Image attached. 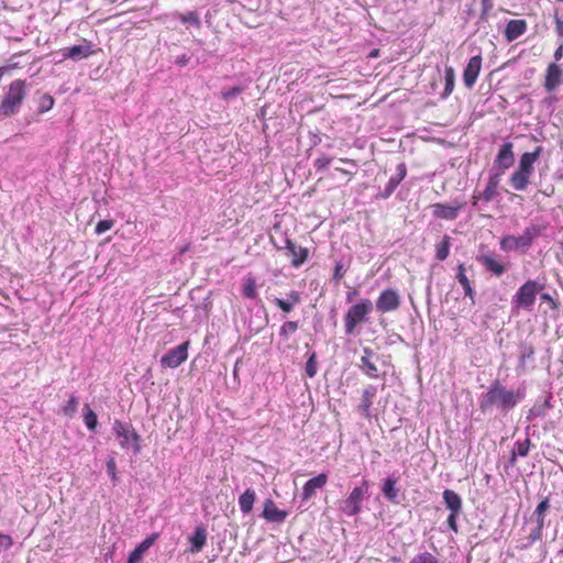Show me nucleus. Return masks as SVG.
<instances>
[{
    "instance_id": "obj_3",
    "label": "nucleus",
    "mask_w": 563,
    "mask_h": 563,
    "mask_svg": "<svg viewBox=\"0 0 563 563\" xmlns=\"http://www.w3.org/2000/svg\"><path fill=\"white\" fill-rule=\"evenodd\" d=\"M542 147L538 146L533 152H526L520 156L518 168L509 178L510 186L518 191H523L530 184V177L534 170V163L539 159Z\"/></svg>"
},
{
    "instance_id": "obj_52",
    "label": "nucleus",
    "mask_w": 563,
    "mask_h": 563,
    "mask_svg": "<svg viewBox=\"0 0 563 563\" xmlns=\"http://www.w3.org/2000/svg\"><path fill=\"white\" fill-rule=\"evenodd\" d=\"M344 276L343 265L341 263H336L334 268L333 278L335 280H340Z\"/></svg>"
},
{
    "instance_id": "obj_5",
    "label": "nucleus",
    "mask_w": 563,
    "mask_h": 563,
    "mask_svg": "<svg viewBox=\"0 0 563 563\" xmlns=\"http://www.w3.org/2000/svg\"><path fill=\"white\" fill-rule=\"evenodd\" d=\"M373 310V303L369 299H362L351 306L344 316V327L346 334H353L357 324L367 321V316Z\"/></svg>"
},
{
    "instance_id": "obj_29",
    "label": "nucleus",
    "mask_w": 563,
    "mask_h": 563,
    "mask_svg": "<svg viewBox=\"0 0 563 563\" xmlns=\"http://www.w3.org/2000/svg\"><path fill=\"white\" fill-rule=\"evenodd\" d=\"M242 295L245 298L249 299H256L257 298V290H256V278L249 274L243 278L242 283Z\"/></svg>"
},
{
    "instance_id": "obj_36",
    "label": "nucleus",
    "mask_w": 563,
    "mask_h": 563,
    "mask_svg": "<svg viewBox=\"0 0 563 563\" xmlns=\"http://www.w3.org/2000/svg\"><path fill=\"white\" fill-rule=\"evenodd\" d=\"M84 422L86 427L95 431L98 424V418L95 411H92L88 405L85 406Z\"/></svg>"
},
{
    "instance_id": "obj_8",
    "label": "nucleus",
    "mask_w": 563,
    "mask_h": 563,
    "mask_svg": "<svg viewBox=\"0 0 563 563\" xmlns=\"http://www.w3.org/2000/svg\"><path fill=\"white\" fill-rule=\"evenodd\" d=\"M368 490V484L366 481L361 486L355 487L344 500L342 511L347 516H355L361 511V504Z\"/></svg>"
},
{
    "instance_id": "obj_48",
    "label": "nucleus",
    "mask_w": 563,
    "mask_h": 563,
    "mask_svg": "<svg viewBox=\"0 0 563 563\" xmlns=\"http://www.w3.org/2000/svg\"><path fill=\"white\" fill-rule=\"evenodd\" d=\"M241 91H242L241 87H233V88L223 90L222 91V98L225 99V100L232 99L235 96H238L239 93H241Z\"/></svg>"
},
{
    "instance_id": "obj_49",
    "label": "nucleus",
    "mask_w": 563,
    "mask_h": 563,
    "mask_svg": "<svg viewBox=\"0 0 563 563\" xmlns=\"http://www.w3.org/2000/svg\"><path fill=\"white\" fill-rule=\"evenodd\" d=\"M549 500L543 499L539 505L537 506L534 510V516H544L545 511L549 509Z\"/></svg>"
},
{
    "instance_id": "obj_33",
    "label": "nucleus",
    "mask_w": 563,
    "mask_h": 563,
    "mask_svg": "<svg viewBox=\"0 0 563 563\" xmlns=\"http://www.w3.org/2000/svg\"><path fill=\"white\" fill-rule=\"evenodd\" d=\"M444 79H445V88H444L442 97L446 98L452 93V91L454 89L455 73H454L453 67H451V66L445 67Z\"/></svg>"
},
{
    "instance_id": "obj_59",
    "label": "nucleus",
    "mask_w": 563,
    "mask_h": 563,
    "mask_svg": "<svg viewBox=\"0 0 563 563\" xmlns=\"http://www.w3.org/2000/svg\"><path fill=\"white\" fill-rule=\"evenodd\" d=\"M357 295L356 290L349 291L346 294V301L352 302L354 300V297Z\"/></svg>"
},
{
    "instance_id": "obj_23",
    "label": "nucleus",
    "mask_w": 563,
    "mask_h": 563,
    "mask_svg": "<svg viewBox=\"0 0 563 563\" xmlns=\"http://www.w3.org/2000/svg\"><path fill=\"white\" fill-rule=\"evenodd\" d=\"M527 31V22L525 20H510L505 30V37L508 42H512L520 37Z\"/></svg>"
},
{
    "instance_id": "obj_41",
    "label": "nucleus",
    "mask_w": 563,
    "mask_h": 563,
    "mask_svg": "<svg viewBox=\"0 0 563 563\" xmlns=\"http://www.w3.org/2000/svg\"><path fill=\"white\" fill-rule=\"evenodd\" d=\"M107 472H108L109 476L111 477L112 482L117 483L119 478H118V474H117V463L113 457H110L107 461Z\"/></svg>"
},
{
    "instance_id": "obj_60",
    "label": "nucleus",
    "mask_w": 563,
    "mask_h": 563,
    "mask_svg": "<svg viewBox=\"0 0 563 563\" xmlns=\"http://www.w3.org/2000/svg\"><path fill=\"white\" fill-rule=\"evenodd\" d=\"M7 74V68H4L3 66L0 67V80L2 79V77Z\"/></svg>"
},
{
    "instance_id": "obj_22",
    "label": "nucleus",
    "mask_w": 563,
    "mask_h": 563,
    "mask_svg": "<svg viewBox=\"0 0 563 563\" xmlns=\"http://www.w3.org/2000/svg\"><path fill=\"white\" fill-rule=\"evenodd\" d=\"M477 261L490 273L500 276L506 272V267L493 254L486 253L478 256Z\"/></svg>"
},
{
    "instance_id": "obj_34",
    "label": "nucleus",
    "mask_w": 563,
    "mask_h": 563,
    "mask_svg": "<svg viewBox=\"0 0 563 563\" xmlns=\"http://www.w3.org/2000/svg\"><path fill=\"white\" fill-rule=\"evenodd\" d=\"M530 450V440L525 439L523 441H517L515 449L512 450L511 462H515L517 456L525 457L528 455Z\"/></svg>"
},
{
    "instance_id": "obj_12",
    "label": "nucleus",
    "mask_w": 563,
    "mask_h": 563,
    "mask_svg": "<svg viewBox=\"0 0 563 563\" xmlns=\"http://www.w3.org/2000/svg\"><path fill=\"white\" fill-rule=\"evenodd\" d=\"M500 173L490 174L483 192L473 196V205L476 206L479 200H484L485 202H490L498 195V186L500 183Z\"/></svg>"
},
{
    "instance_id": "obj_17",
    "label": "nucleus",
    "mask_w": 563,
    "mask_h": 563,
    "mask_svg": "<svg viewBox=\"0 0 563 563\" xmlns=\"http://www.w3.org/2000/svg\"><path fill=\"white\" fill-rule=\"evenodd\" d=\"M158 533L154 532L145 538L129 555L128 563H142L144 554L157 540Z\"/></svg>"
},
{
    "instance_id": "obj_32",
    "label": "nucleus",
    "mask_w": 563,
    "mask_h": 563,
    "mask_svg": "<svg viewBox=\"0 0 563 563\" xmlns=\"http://www.w3.org/2000/svg\"><path fill=\"white\" fill-rule=\"evenodd\" d=\"M396 483H397V478L388 477L384 482V485L382 488L384 496L390 501H395V499L398 496V490L396 489Z\"/></svg>"
},
{
    "instance_id": "obj_15",
    "label": "nucleus",
    "mask_w": 563,
    "mask_h": 563,
    "mask_svg": "<svg viewBox=\"0 0 563 563\" xmlns=\"http://www.w3.org/2000/svg\"><path fill=\"white\" fill-rule=\"evenodd\" d=\"M60 54L65 59L80 60L90 56L92 48L90 43L85 42L84 44L62 48Z\"/></svg>"
},
{
    "instance_id": "obj_1",
    "label": "nucleus",
    "mask_w": 563,
    "mask_h": 563,
    "mask_svg": "<svg viewBox=\"0 0 563 563\" xmlns=\"http://www.w3.org/2000/svg\"><path fill=\"white\" fill-rule=\"evenodd\" d=\"M525 393L520 389L509 390L498 380H495L483 394L481 398V408L483 410L496 407L503 411H509L516 407V405L522 400Z\"/></svg>"
},
{
    "instance_id": "obj_40",
    "label": "nucleus",
    "mask_w": 563,
    "mask_h": 563,
    "mask_svg": "<svg viewBox=\"0 0 563 563\" xmlns=\"http://www.w3.org/2000/svg\"><path fill=\"white\" fill-rule=\"evenodd\" d=\"M298 329V323L295 321H287L285 322L279 331V334L284 338H288L289 334L296 332Z\"/></svg>"
},
{
    "instance_id": "obj_47",
    "label": "nucleus",
    "mask_w": 563,
    "mask_h": 563,
    "mask_svg": "<svg viewBox=\"0 0 563 563\" xmlns=\"http://www.w3.org/2000/svg\"><path fill=\"white\" fill-rule=\"evenodd\" d=\"M534 351L533 347L530 345H523L521 346V355H520V364L523 365L526 358L532 357Z\"/></svg>"
},
{
    "instance_id": "obj_54",
    "label": "nucleus",
    "mask_w": 563,
    "mask_h": 563,
    "mask_svg": "<svg viewBox=\"0 0 563 563\" xmlns=\"http://www.w3.org/2000/svg\"><path fill=\"white\" fill-rule=\"evenodd\" d=\"M553 57H554L555 62L561 60V58L563 57V41L560 42L558 48L554 52Z\"/></svg>"
},
{
    "instance_id": "obj_28",
    "label": "nucleus",
    "mask_w": 563,
    "mask_h": 563,
    "mask_svg": "<svg viewBox=\"0 0 563 563\" xmlns=\"http://www.w3.org/2000/svg\"><path fill=\"white\" fill-rule=\"evenodd\" d=\"M274 302L284 312L288 313L292 310L295 305L300 302V295L292 290L287 295V299L275 298Z\"/></svg>"
},
{
    "instance_id": "obj_51",
    "label": "nucleus",
    "mask_w": 563,
    "mask_h": 563,
    "mask_svg": "<svg viewBox=\"0 0 563 563\" xmlns=\"http://www.w3.org/2000/svg\"><path fill=\"white\" fill-rule=\"evenodd\" d=\"M554 21H555V30H556V33L558 35L562 38L561 41H563V19H561L558 13L554 14Z\"/></svg>"
},
{
    "instance_id": "obj_19",
    "label": "nucleus",
    "mask_w": 563,
    "mask_h": 563,
    "mask_svg": "<svg viewBox=\"0 0 563 563\" xmlns=\"http://www.w3.org/2000/svg\"><path fill=\"white\" fill-rule=\"evenodd\" d=\"M285 249L288 251L291 256V264L295 267H299L302 265L308 257V250L306 247L297 246L292 243L291 240H285Z\"/></svg>"
},
{
    "instance_id": "obj_62",
    "label": "nucleus",
    "mask_w": 563,
    "mask_h": 563,
    "mask_svg": "<svg viewBox=\"0 0 563 563\" xmlns=\"http://www.w3.org/2000/svg\"><path fill=\"white\" fill-rule=\"evenodd\" d=\"M335 169H336V170H339V172H341V173H343V174H350L347 170L342 169V168H335Z\"/></svg>"
},
{
    "instance_id": "obj_30",
    "label": "nucleus",
    "mask_w": 563,
    "mask_h": 563,
    "mask_svg": "<svg viewBox=\"0 0 563 563\" xmlns=\"http://www.w3.org/2000/svg\"><path fill=\"white\" fill-rule=\"evenodd\" d=\"M456 278L459 283L462 285L465 296L468 297L472 300V302H474L475 292L471 286L468 278L465 275V268L463 264H460L457 267Z\"/></svg>"
},
{
    "instance_id": "obj_39",
    "label": "nucleus",
    "mask_w": 563,
    "mask_h": 563,
    "mask_svg": "<svg viewBox=\"0 0 563 563\" xmlns=\"http://www.w3.org/2000/svg\"><path fill=\"white\" fill-rule=\"evenodd\" d=\"M305 371H306V374H307L308 377L312 378V377L316 376L317 371H318L316 353H312L309 356V358H308V361L306 363Z\"/></svg>"
},
{
    "instance_id": "obj_26",
    "label": "nucleus",
    "mask_w": 563,
    "mask_h": 563,
    "mask_svg": "<svg viewBox=\"0 0 563 563\" xmlns=\"http://www.w3.org/2000/svg\"><path fill=\"white\" fill-rule=\"evenodd\" d=\"M328 477L325 474H319L318 476L310 478L303 486L302 497L303 499L311 498L316 490L322 488L327 484Z\"/></svg>"
},
{
    "instance_id": "obj_31",
    "label": "nucleus",
    "mask_w": 563,
    "mask_h": 563,
    "mask_svg": "<svg viewBox=\"0 0 563 563\" xmlns=\"http://www.w3.org/2000/svg\"><path fill=\"white\" fill-rule=\"evenodd\" d=\"M255 501V492L251 488L246 489L239 498V506L243 514H249L253 509Z\"/></svg>"
},
{
    "instance_id": "obj_38",
    "label": "nucleus",
    "mask_w": 563,
    "mask_h": 563,
    "mask_svg": "<svg viewBox=\"0 0 563 563\" xmlns=\"http://www.w3.org/2000/svg\"><path fill=\"white\" fill-rule=\"evenodd\" d=\"M409 563H440V561L430 552H421L415 555Z\"/></svg>"
},
{
    "instance_id": "obj_16",
    "label": "nucleus",
    "mask_w": 563,
    "mask_h": 563,
    "mask_svg": "<svg viewBox=\"0 0 563 563\" xmlns=\"http://www.w3.org/2000/svg\"><path fill=\"white\" fill-rule=\"evenodd\" d=\"M464 203L444 205L435 203L432 206L433 216L444 220H455L459 217L460 211L463 209Z\"/></svg>"
},
{
    "instance_id": "obj_37",
    "label": "nucleus",
    "mask_w": 563,
    "mask_h": 563,
    "mask_svg": "<svg viewBox=\"0 0 563 563\" xmlns=\"http://www.w3.org/2000/svg\"><path fill=\"white\" fill-rule=\"evenodd\" d=\"M78 404V398L76 396H70L66 405L60 409L62 413L66 417H73L77 412Z\"/></svg>"
},
{
    "instance_id": "obj_43",
    "label": "nucleus",
    "mask_w": 563,
    "mask_h": 563,
    "mask_svg": "<svg viewBox=\"0 0 563 563\" xmlns=\"http://www.w3.org/2000/svg\"><path fill=\"white\" fill-rule=\"evenodd\" d=\"M180 20L184 23H190V24H194L196 26H200L199 16L195 12H188L187 14L180 15Z\"/></svg>"
},
{
    "instance_id": "obj_45",
    "label": "nucleus",
    "mask_w": 563,
    "mask_h": 563,
    "mask_svg": "<svg viewBox=\"0 0 563 563\" xmlns=\"http://www.w3.org/2000/svg\"><path fill=\"white\" fill-rule=\"evenodd\" d=\"M461 512H452L450 511V515L446 519V523L449 526V528L454 531L455 533L459 531V528H457V517L460 516Z\"/></svg>"
},
{
    "instance_id": "obj_11",
    "label": "nucleus",
    "mask_w": 563,
    "mask_h": 563,
    "mask_svg": "<svg viewBox=\"0 0 563 563\" xmlns=\"http://www.w3.org/2000/svg\"><path fill=\"white\" fill-rule=\"evenodd\" d=\"M375 305L376 309L382 313L395 311L400 306L399 294L394 289H385L378 296Z\"/></svg>"
},
{
    "instance_id": "obj_6",
    "label": "nucleus",
    "mask_w": 563,
    "mask_h": 563,
    "mask_svg": "<svg viewBox=\"0 0 563 563\" xmlns=\"http://www.w3.org/2000/svg\"><path fill=\"white\" fill-rule=\"evenodd\" d=\"M112 431L123 450L131 449L135 454L140 453V435L135 432L132 424L115 420L113 422Z\"/></svg>"
},
{
    "instance_id": "obj_46",
    "label": "nucleus",
    "mask_w": 563,
    "mask_h": 563,
    "mask_svg": "<svg viewBox=\"0 0 563 563\" xmlns=\"http://www.w3.org/2000/svg\"><path fill=\"white\" fill-rule=\"evenodd\" d=\"M331 163V158L329 156H320L318 157L316 161H314V167L318 169V170H321V169H324L327 168Z\"/></svg>"
},
{
    "instance_id": "obj_57",
    "label": "nucleus",
    "mask_w": 563,
    "mask_h": 563,
    "mask_svg": "<svg viewBox=\"0 0 563 563\" xmlns=\"http://www.w3.org/2000/svg\"><path fill=\"white\" fill-rule=\"evenodd\" d=\"M541 299H542L543 301H547V302L551 303V305H552V307H553V308H555V302H554L553 298L551 297V295H549V294H542V295H541Z\"/></svg>"
},
{
    "instance_id": "obj_13",
    "label": "nucleus",
    "mask_w": 563,
    "mask_h": 563,
    "mask_svg": "<svg viewBox=\"0 0 563 563\" xmlns=\"http://www.w3.org/2000/svg\"><path fill=\"white\" fill-rule=\"evenodd\" d=\"M376 395L377 387L374 385H368L363 390L361 401L357 406V411L366 419H371L373 417L371 408Z\"/></svg>"
},
{
    "instance_id": "obj_7",
    "label": "nucleus",
    "mask_w": 563,
    "mask_h": 563,
    "mask_svg": "<svg viewBox=\"0 0 563 563\" xmlns=\"http://www.w3.org/2000/svg\"><path fill=\"white\" fill-rule=\"evenodd\" d=\"M543 289V285L536 280H528L519 287L512 297V305L518 309L531 311L536 302L539 291Z\"/></svg>"
},
{
    "instance_id": "obj_24",
    "label": "nucleus",
    "mask_w": 563,
    "mask_h": 563,
    "mask_svg": "<svg viewBox=\"0 0 563 563\" xmlns=\"http://www.w3.org/2000/svg\"><path fill=\"white\" fill-rule=\"evenodd\" d=\"M263 517L271 522H283L287 512L278 509L273 500L267 499L264 505Z\"/></svg>"
},
{
    "instance_id": "obj_58",
    "label": "nucleus",
    "mask_w": 563,
    "mask_h": 563,
    "mask_svg": "<svg viewBox=\"0 0 563 563\" xmlns=\"http://www.w3.org/2000/svg\"><path fill=\"white\" fill-rule=\"evenodd\" d=\"M0 543H4L5 545L11 544V539L9 536L0 534Z\"/></svg>"
},
{
    "instance_id": "obj_27",
    "label": "nucleus",
    "mask_w": 563,
    "mask_h": 563,
    "mask_svg": "<svg viewBox=\"0 0 563 563\" xmlns=\"http://www.w3.org/2000/svg\"><path fill=\"white\" fill-rule=\"evenodd\" d=\"M443 500L446 508L452 512H461L462 510V499L461 497L452 489H445L443 492Z\"/></svg>"
},
{
    "instance_id": "obj_35",
    "label": "nucleus",
    "mask_w": 563,
    "mask_h": 563,
    "mask_svg": "<svg viewBox=\"0 0 563 563\" xmlns=\"http://www.w3.org/2000/svg\"><path fill=\"white\" fill-rule=\"evenodd\" d=\"M450 253V238L445 235L443 240L437 245L435 256L439 261H444Z\"/></svg>"
},
{
    "instance_id": "obj_10",
    "label": "nucleus",
    "mask_w": 563,
    "mask_h": 563,
    "mask_svg": "<svg viewBox=\"0 0 563 563\" xmlns=\"http://www.w3.org/2000/svg\"><path fill=\"white\" fill-rule=\"evenodd\" d=\"M512 147L514 145L511 142L504 143L494 161V168L497 170L496 173H500V176L515 163Z\"/></svg>"
},
{
    "instance_id": "obj_53",
    "label": "nucleus",
    "mask_w": 563,
    "mask_h": 563,
    "mask_svg": "<svg viewBox=\"0 0 563 563\" xmlns=\"http://www.w3.org/2000/svg\"><path fill=\"white\" fill-rule=\"evenodd\" d=\"M542 531L534 529L533 532L529 536V544L534 543L539 539H541Z\"/></svg>"
},
{
    "instance_id": "obj_56",
    "label": "nucleus",
    "mask_w": 563,
    "mask_h": 563,
    "mask_svg": "<svg viewBox=\"0 0 563 563\" xmlns=\"http://www.w3.org/2000/svg\"><path fill=\"white\" fill-rule=\"evenodd\" d=\"M537 518V530L542 531L544 527V516H536Z\"/></svg>"
},
{
    "instance_id": "obj_55",
    "label": "nucleus",
    "mask_w": 563,
    "mask_h": 563,
    "mask_svg": "<svg viewBox=\"0 0 563 563\" xmlns=\"http://www.w3.org/2000/svg\"><path fill=\"white\" fill-rule=\"evenodd\" d=\"M189 59H190L189 56H187L186 54H183L181 56L177 57L176 64L183 67L189 63Z\"/></svg>"
},
{
    "instance_id": "obj_42",
    "label": "nucleus",
    "mask_w": 563,
    "mask_h": 563,
    "mask_svg": "<svg viewBox=\"0 0 563 563\" xmlns=\"http://www.w3.org/2000/svg\"><path fill=\"white\" fill-rule=\"evenodd\" d=\"M21 56H22V53H19V54L12 55L9 58L7 65L3 66L4 68H7V73L21 67V64L18 60V58L21 57Z\"/></svg>"
},
{
    "instance_id": "obj_9",
    "label": "nucleus",
    "mask_w": 563,
    "mask_h": 563,
    "mask_svg": "<svg viewBox=\"0 0 563 563\" xmlns=\"http://www.w3.org/2000/svg\"><path fill=\"white\" fill-rule=\"evenodd\" d=\"M189 342H184L176 347L169 350L162 358L161 364L166 368H176L181 365L188 357Z\"/></svg>"
},
{
    "instance_id": "obj_18",
    "label": "nucleus",
    "mask_w": 563,
    "mask_h": 563,
    "mask_svg": "<svg viewBox=\"0 0 563 563\" xmlns=\"http://www.w3.org/2000/svg\"><path fill=\"white\" fill-rule=\"evenodd\" d=\"M363 356L361 357L360 368L371 378H377L378 375V368L373 361V357L375 356V353L368 349H363Z\"/></svg>"
},
{
    "instance_id": "obj_4",
    "label": "nucleus",
    "mask_w": 563,
    "mask_h": 563,
    "mask_svg": "<svg viewBox=\"0 0 563 563\" xmlns=\"http://www.w3.org/2000/svg\"><path fill=\"white\" fill-rule=\"evenodd\" d=\"M543 230V225L531 224L525 229L520 236L506 235L500 240V249L505 252L527 251L532 245L534 239L541 235Z\"/></svg>"
},
{
    "instance_id": "obj_14",
    "label": "nucleus",
    "mask_w": 563,
    "mask_h": 563,
    "mask_svg": "<svg viewBox=\"0 0 563 563\" xmlns=\"http://www.w3.org/2000/svg\"><path fill=\"white\" fill-rule=\"evenodd\" d=\"M482 67V57L479 55L473 56L463 73V81L467 88H472L477 80Z\"/></svg>"
},
{
    "instance_id": "obj_44",
    "label": "nucleus",
    "mask_w": 563,
    "mask_h": 563,
    "mask_svg": "<svg viewBox=\"0 0 563 563\" xmlns=\"http://www.w3.org/2000/svg\"><path fill=\"white\" fill-rule=\"evenodd\" d=\"M114 222L112 220H101L96 225V233L102 234L109 231L113 227Z\"/></svg>"
},
{
    "instance_id": "obj_61",
    "label": "nucleus",
    "mask_w": 563,
    "mask_h": 563,
    "mask_svg": "<svg viewBox=\"0 0 563 563\" xmlns=\"http://www.w3.org/2000/svg\"><path fill=\"white\" fill-rule=\"evenodd\" d=\"M341 162L354 164V162L352 159H347V158H341Z\"/></svg>"
},
{
    "instance_id": "obj_21",
    "label": "nucleus",
    "mask_w": 563,
    "mask_h": 563,
    "mask_svg": "<svg viewBox=\"0 0 563 563\" xmlns=\"http://www.w3.org/2000/svg\"><path fill=\"white\" fill-rule=\"evenodd\" d=\"M562 69L556 63H551L547 68L544 87L548 91H553L561 84Z\"/></svg>"
},
{
    "instance_id": "obj_50",
    "label": "nucleus",
    "mask_w": 563,
    "mask_h": 563,
    "mask_svg": "<svg viewBox=\"0 0 563 563\" xmlns=\"http://www.w3.org/2000/svg\"><path fill=\"white\" fill-rule=\"evenodd\" d=\"M53 104H54V99L51 96L45 95L43 97L42 102H41V110L42 111H47V110H49L53 107Z\"/></svg>"
},
{
    "instance_id": "obj_25",
    "label": "nucleus",
    "mask_w": 563,
    "mask_h": 563,
    "mask_svg": "<svg viewBox=\"0 0 563 563\" xmlns=\"http://www.w3.org/2000/svg\"><path fill=\"white\" fill-rule=\"evenodd\" d=\"M190 548L189 551L191 553H199L207 542V531L202 526H198L195 529L192 536L189 537Z\"/></svg>"
},
{
    "instance_id": "obj_2",
    "label": "nucleus",
    "mask_w": 563,
    "mask_h": 563,
    "mask_svg": "<svg viewBox=\"0 0 563 563\" xmlns=\"http://www.w3.org/2000/svg\"><path fill=\"white\" fill-rule=\"evenodd\" d=\"M26 93L25 80L15 79L11 81L4 89V95L0 102V117L9 118L19 113Z\"/></svg>"
},
{
    "instance_id": "obj_20",
    "label": "nucleus",
    "mask_w": 563,
    "mask_h": 563,
    "mask_svg": "<svg viewBox=\"0 0 563 563\" xmlns=\"http://www.w3.org/2000/svg\"><path fill=\"white\" fill-rule=\"evenodd\" d=\"M407 175V167L404 163L398 164L396 174L391 176L384 188V191L380 194L383 198H388L398 185L404 180Z\"/></svg>"
}]
</instances>
